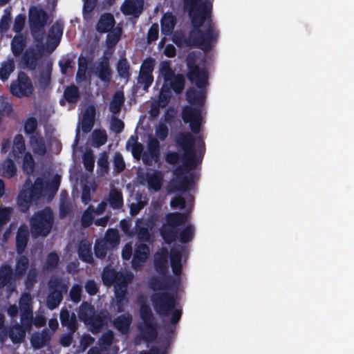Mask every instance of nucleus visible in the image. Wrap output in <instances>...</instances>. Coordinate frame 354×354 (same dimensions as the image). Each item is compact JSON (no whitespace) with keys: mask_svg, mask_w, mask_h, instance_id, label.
Segmentation results:
<instances>
[{"mask_svg":"<svg viewBox=\"0 0 354 354\" xmlns=\"http://www.w3.org/2000/svg\"><path fill=\"white\" fill-rule=\"evenodd\" d=\"M188 76L196 84L187 92L188 104L183 109V119L189 123L194 132H197L202 121V106L205 101L203 86L207 83V73L203 66H201V60L194 55L191 54L187 58Z\"/></svg>","mask_w":354,"mask_h":354,"instance_id":"nucleus-1","label":"nucleus"},{"mask_svg":"<svg viewBox=\"0 0 354 354\" xmlns=\"http://www.w3.org/2000/svg\"><path fill=\"white\" fill-rule=\"evenodd\" d=\"M60 178L58 176L53 177L50 180H44L37 179L31 189V185L26 183L24 190L20 193L18 198V204L21 211L26 212L35 198L41 196L50 198L57 191L59 185Z\"/></svg>","mask_w":354,"mask_h":354,"instance_id":"nucleus-2","label":"nucleus"},{"mask_svg":"<svg viewBox=\"0 0 354 354\" xmlns=\"http://www.w3.org/2000/svg\"><path fill=\"white\" fill-rule=\"evenodd\" d=\"M133 277L130 272L123 273H116L111 268H106L102 274V280L105 285H114L115 299L113 302V306L118 311H122L124 306L127 304V284L129 283Z\"/></svg>","mask_w":354,"mask_h":354,"instance_id":"nucleus-3","label":"nucleus"},{"mask_svg":"<svg viewBox=\"0 0 354 354\" xmlns=\"http://www.w3.org/2000/svg\"><path fill=\"white\" fill-rule=\"evenodd\" d=\"M160 74L165 79V84L160 95V106H165L168 98L170 97L169 92L165 88L170 84L176 93H180L184 87V79L181 75L174 76L169 68V64L163 62L160 66Z\"/></svg>","mask_w":354,"mask_h":354,"instance_id":"nucleus-4","label":"nucleus"},{"mask_svg":"<svg viewBox=\"0 0 354 354\" xmlns=\"http://www.w3.org/2000/svg\"><path fill=\"white\" fill-rule=\"evenodd\" d=\"M30 231L34 237L47 236L53 225V214L50 209L46 208L35 213L30 220Z\"/></svg>","mask_w":354,"mask_h":354,"instance_id":"nucleus-5","label":"nucleus"},{"mask_svg":"<svg viewBox=\"0 0 354 354\" xmlns=\"http://www.w3.org/2000/svg\"><path fill=\"white\" fill-rule=\"evenodd\" d=\"M153 302L155 309L161 315L172 313L171 322H177L181 315L178 309H175L176 301L173 296L167 292L156 294L153 296Z\"/></svg>","mask_w":354,"mask_h":354,"instance_id":"nucleus-6","label":"nucleus"},{"mask_svg":"<svg viewBox=\"0 0 354 354\" xmlns=\"http://www.w3.org/2000/svg\"><path fill=\"white\" fill-rule=\"evenodd\" d=\"M19 311L16 305H9L7 308V313L12 319L20 316V322L24 328L30 326L32 322V302L31 297L28 294L21 295L19 300Z\"/></svg>","mask_w":354,"mask_h":354,"instance_id":"nucleus-7","label":"nucleus"},{"mask_svg":"<svg viewBox=\"0 0 354 354\" xmlns=\"http://www.w3.org/2000/svg\"><path fill=\"white\" fill-rule=\"evenodd\" d=\"M185 8L189 12L194 25L199 26L207 18L211 4L207 0H185Z\"/></svg>","mask_w":354,"mask_h":354,"instance_id":"nucleus-8","label":"nucleus"},{"mask_svg":"<svg viewBox=\"0 0 354 354\" xmlns=\"http://www.w3.org/2000/svg\"><path fill=\"white\" fill-rule=\"evenodd\" d=\"M186 219L187 216L182 214L172 213L167 214L165 223L160 230L163 239L167 243L173 241L176 236V227L184 223Z\"/></svg>","mask_w":354,"mask_h":354,"instance_id":"nucleus-9","label":"nucleus"},{"mask_svg":"<svg viewBox=\"0 0 354 354\" xmlns=\"http://www.w3.org/2000/svg\"><path fill=\"white\" fill-rule=\"evenodd\" d=\"M179 143L185 152L186 167L189 168L194 167L201 161V158L196 155L192 136L182 135L179 138Z\"/></svg>","mask_w":354,"mask_h":354,"instance_id":"nucleus-10","label":"nucleus"},{"mask_svg":"<svg viewBox=\"0 0 354 354\" xmlns=\"http://www.w3.org/2000/svg\"><path fill=\"white\" fill-rule=\"evenodd\" d=\"M79 317L93 332L97 331L104 323L99 316H94L93 307L87 304L82 305Z\"/></svg>","mask_w":354,"mask_h":354,"instance_id":"nucleus-11","label":"nucleus"},{"mask_svg":"<svg viewBox=\"0 0 354 354\" xmlns=\"http://www.w3.org/2000/svg\"><path fill=\"white\" fill-rule=\"evenodd\" d=\"M29 15L32 35L36 39H39V36L42 33V28L46 22V14L41 8L32 7L30 9Z\"/></svg>","mask_w":354,"mask_h":354,"instance_id":"nucleus-12","label":"nucleus"},{"mask_svg":"<svg viewBox=\"0 0 354 354\" xmlns=\"http://www.w3.org/2000/svg\"><path fill=\"white\" fill-rule=\"evenodd\" d=\"M119 243L118 232L114 230H110L107 232L106 237L104 240L97 241L95 247V254L98 257L105 256L106 250L118 245Z\"/></svg>","mask_w":354,"mask_h":354,"instance_id":"nucleus-13","label":"nucleus"},{"mask_svg":"<svg viewBox=\"0 0 354 354\" xmlns=\"http://www.w3.org/2000/svg\"><path fill=\"white\" fill-rule=\"evenodd\" d=\"M215 38L216 35L210 28H208L205 33H201L199 30H194L191 34L188 44L197 45L203 50H207Z\"/></svg>","mask_w":354,"mask_h":354,"instance_id":"nucleus-14","label":"nucleus"},{"mask_svg":"<svg viewBox=\"0 0 354 354\" xmlns=\"http://www.w3.org/2000/svg\"><path fill=\"white\" fill-rule=\"evenodd\" d=\"M12 93L17 97L28 96L33 91L30 80L24 73H19L17 82L10 86Z\"/></svg>","mask_w":354,"mask_h":354,"instance_id":"nucleus-15","label":"nucleus"},{"mask_svg":"<svg viewBox=\"0 0 354 354\" xmlns=\"http://www.w3.org/2000/svg\"><path fill=\"white\" fill-rule=\"evenodd\" d=\"M140 313L144 323L142 330L145 338L149 339L154 337L156 333L151 322V311L149 307L144 304H141Z\"/></svg>","mask_w":354,"mask_h":354,"instance_id":"nucleus-16","label":"nucleus"},{"mask_svg":"<svg viewBox=\"0 0 354 354\" xmlns=\"http://www.w3.org/2000/svg\"><path fill=\"white\" fill-rule=\"evenodd\" d=\"M142 0H125L122 6V11L127 15H139L142 10Z\"/></svg>","mask_w":354,"mask_h":354,"instance_id":"nucleus-17","label":"nucleus"},{"mask_svg":"<svg viewBox=\"0 0 354 354\" xmlns=\"http://www.w3.org/2000/svg\"><path fill=\"white\" fill-rule=\"evenodd\" d=\"M62 35V28L60 24H55L52 26L47 39V48L49 50H53L59 42Z\"/></svg>","mask_w":354,"mask_h":354,"instance_id":"nucleus-18","label":"nucleus"},{"mask_svg":"<svg viewBox=\"0 0 354 354\" xmlns=\"http://www.w3.org/2000/svg\"><path fill=\"white\" fill-rule=\"evenodd\" d=\"M149 252V248L145 244H140L136 249L132 260V266L133 268H138L144 263Z\"/></svg>","mask_w":354,"mask_h":354,"instance_id":"nucleus-19","label":"nucleus"},{"mask_svg":"<svg viewBox=\"0 0 354 354\" xmlns=\"http://www.w3.org/2000/svg\"><path fill=\"white\" fill-rule=\"evenodd\" d=\"M30 145L32 151L37 155H44L46 151V147L43 139L37 133L31 135L30 138Z\"/></svg>","mask_w":354,"mask_h":354,"instance_id":"nucleus-20","label":"nucleus"},{"mask_svg":"<svg viewBox=\"0 0 354 354\" xmlns=\"http://www.w3.org/2000/svg\"><path fill=\"white\" fill-rule=\"evenodd\" d=\"M95 116V109L93 106H89L84 111L81 127L84 131H89L93 127Z\"/></svg>","mask_w":354,"mask_h":354,"instance_id":"nucleus-21","label":"nucleus"},{"mask_svg":"<svg viewBox=\"0 0 354 354\" xmlns=\"http://www.w3.org/2000/svg\"><path fill=\"white\" fill-rule=\"evenodd\" d=\"M11 269L9 266H3L0 269V288H6V291H10L12 288Z\"/></svg>","mask_w":354,"mask_h":354,"instance_id":"nucleus-22","label":"nucleus"},{"mask_svg":"<svg viewBox=\"0 0 354 354\" xmlns=\"http://www.w3.org/2000/svg\"><path fill=\"white\" fill-rule=\"evenodd\" d=\"M114 24L115 21L112 15H104L97 24V30L100 32H108L113 28Z\"/></svg>","mask_w":354,"mask_h":354,"instance_id":"nucleus-23","label":"nucleus"},{"mask_svg":"<svg viewBox=\"0 0 354 354\" xmlns=\"http://www.w3.org/2000/svg\"><path fill=\"white\" fill-rule=\"evenodd\" d=\"M160 24L162 34L169 35L172 32L176 21L172 15L167 13L162 18Z\"/></svg>","mask_w":354,"mask_h":354,"instance_id":"nucleus-24","label":"nucleus"},{"mask_svg":"<svg viewBox=\"0 0 354 354\" xmlns=\"http://www.w3.org/2000/svg\"><path fill=\"white\" fill-rule=\"evenodd\" d=\"M95 73L103 81L107 82L110 79L111 72L109 67L108 60L104 59L97 66Z\"/></svg>","mask_w":354,"mask_h":354,"instance_id":"nucleus-25","label":"nucleus"},{"mask_svg":"<svg viewBox=\"0 0 354 354\" xmlns=\"http://www.w3.org/2000/svg\"><path fill=\"white\" fill-rule=\"evenodd\" d=\"M79 256L82 261L86 263H91L92 261L93 256L91 251V244L86 241H83L80 243Z\"/></svg>","mask_w":354,"mask_h":354,"instance_id":"nucleus-26","label":"nucleus"},{"mask_svg":"<svg viewBox=\"0 0 354 354\" xmlns=\"http://www.w3.org/2000/svg\"><path fill=\"white\" fill-rule=\"evenodd\" d=\"M28 231L26 226H21L17 235V248L19 252H21L26 248Z\"/></svg>","mask_w":354,"mask_h":354,"instance_id":"nucleus-27","label":"nucleus"},{"mask_svg":"<svg viewBox=\"0 0 354 354\" xmlns=\"http://www.w3.org/2000/svg\"><path fill=\"white\" fill-rule=\"evenodd\" d=\"M127 149L131 151L133 157L136 159H139L142 152V146L140 143L138 142L136 139L133 137H131L126 145Z\"/></svg>","mask_w":354,"mask_h":354,"instance_id":"nucleus-28","label":"nucleus"},{"mask_svg":"<svg viewBox=\"0 0 354 354\" xmlns=\"http://www.w3.org/2000/svg\"><path fill=\"white\" fill-rule=\"evenodd\" d=\"M181 252L179 250H173L171 253V266L173 272L178 275L181 270Z\"/></svg>","mask_w":354,"mask_h":354,"instance_id":"nucleus-29","label":"nucleus"},{"mask_svg":"<svg viewBox=\"0 0 354 354\" xmlns=\"http://www.w3.org/2000/svg\"><path fill=\"white\" fill-rule=\"evenodd\" d=\"M60 318L63 325L67 326L71 330L75 328L76 318L74 314L71 315L68 310H62L60 313Z\"/></svg>","mask_w":354,"mask_h":354,"instance_id":"nucleus-30","label":"nucleus"},{"mask_svg":"<svg viewBox=\"0 0 354 354\" xmlns=\"http://www.w3.org/2000/svg\"><path fill=\"white\" fill-rule=\"evenodd\" d=\"M131 323V318L129 315H123L118 317L114 322L116 328L122 333H125Z\"/></svg>","mask_w":354,"mask_h":354,"instance_id":"nucleus-31","label":"nucleus"},{"mask_svg":"<svg viewBox=\"0 0 354 354\" xmlns=\"http://www.w3.org/2000/svg\"><path fill=\"white\" fill-rule=\"evenodd\" d=\"M162 176L160 173L153 172L147 175L148 183L150 189L158 190L161 185Z\"/></svg>","mask_w":354,"mask_h":354,"instance_id":"nucleus-32","label":"nucleus"},{"mask_svg":"<svg viewBox=\"0 0 354 354\" xmlns=\"http://www.w3.org/2000/svg\"><path fill=\"white\" fill-rule=\"evenodd\" d=\"M14 69L15 66L12 62L8 61L3 64L0 68V79L2 81L7 80Z\"/></svg>","mask_w":354,"mask_h":354,"instance_id":"nucleus-33","label":"nucleus"},{"mask_svg":"<svg viewBox=\"0 0 354 354\" xmlns=\"http://www.w3.org/2000/svg\"><path fill=\"white\" fill-rule=\"evenodd\" d=\"M124 102V95L122 92H117L111 102L110 109L113 113H118L120 110Z\"/></svg>","mask_w":354,"mask_h":354,"instance_id":"nucleus-34","label":"nucleus"},{"mask_svg":"<svg viewBox=\"0 0 354 354\" xmlns=\"http://www.w3.org/2000/svg\"><path fill=\"white\" fill-rule=\"evenodd\" d=\"M137 228L138 230V236L139 239L144 241H148L150 237L148 225L143 221H138L137 223Z\"/></svg>","mask_w":354,"mask_h":354,"instance_id":"nucleus-35","label":"nucleus"},{"mask_svg":"<svg viewBox=\"0 0 354 354\" xmlns=\"http://www.w3.org/2000/svg\"><path fill=\"white\" fill-rule=\"evenodd\" d=\"M62 296L59 290H56L50 294L47 300V304L49 308L53 309L56 308L60 303Z\"/></svg>","mask_w":354,"mask_h":354,"instance_id":"nucleus-36","label":"nucleus"},{"mask_svg":"<svg viewBox=\"0 0 354 354\" xmlns=\"http://www.w3.org/2000/svg\"><path fill=\"white\" fill-rule=\"evenodd\" d=\"M24 329L22 328V326L17 325L13 327L10 332V338L13 342H19L24 337Z\"/></svg>","mask_w":354,"mask_h":354,"instance_id":"nucleus-37","label":"nucleus"},{"mask_svg":"<svg viewBox=\"0 0 354 354\" xmlns=\"http://www.w3.org/2000/svg\"><path fill=\"white\" fill-rule=\"evenodd\" d=\"M109 203L113 208H119L122 205V198L120 192L111 190L109 196Z\"/></svg>","mask_w":354,"mask_h":354,"instance_id":"nucleus-38","label":"nucleus"},{"mask_svg":"<svg viewBox=\"0 0 354 354\" xmlns=\"http://www.w3.org/2000/svg\"><path fill=\"white\" fill-rule=\"evenodd\" d=\"M155 264L157 270L161 272L162 268H166L167 263V252L162 250L160 253H158L155 257Z\"/></svg>","mask_w":354,"mask_h":354,"instance_id":"nucleus-39","label":"nucleus"},{"mask_svg":"<svg viewBox=\"0 0 354 354\" xmlns=\"http://www.w3.org/2000/svg\"><path fill=\"white\" fill-rule=\"evenodd\" d=\"M147 148L151 160H156L158 153V142L153 138H149Z\"/></svg>","mask_w":354,"mask_h":354,"instance_id":"nucleus-40","label":"nucleus"},{"mask_svg":"<svg viewBox=\"0 0 354 354\" xmlns=\"http://www.w3.org/2000/svg\"><path fill=\"white\" fill-rule=\"evenodd\" d=\"M170 205L172 208L183 209L187 208L189 209V202L186 203L185 198L182 196H175L171 200Z\"/></svg>","mask_w":354,"mask_h":354,"instance_id":"nucleus-41","label":"nucleus"},{"mask_svg":"<svg viewBox=\"0 0 354 354\" xmlns=\"http://www.w3.org/2000/svg\"><path fill=\"white\" fill-rule=\"evenodd\" d=\"M153 81L151 73L141 71L140 73L138 82L143 84V88L147 90Z\"/></svg>","mask_w":354,"mask_h":354,"instance_id":"nucleus-42","label":"nucleus"},{"mask_svg":"<svg viewBox=\"0 0 354 354\" xmlns=\"http://www.w3.org/2000/svg\"><path fill=\"white\" fill-rule=\"evenodd\" d=\"M24 149L25 145L22 136H17L14 140L13 153L17 156V153H21Z\"/></svg>","mask_w":354,"mask_h":354,"instance_id":"nucleus-43","label":"nucleus"},{"mask_svg":"<svg viewBox=\"0 0 354 354\" xmlns=\"http://www.w3.org/2000/svg\"><path fill=\"white\" fill-rule=\"evenodd\" d=\"M93 145L96 147L104 145L106 141V136L104 131H95L93 133Z\"/></svg>","mask_w":354,"mask_h":354,"instance_id":"nucleus-44","label":"nucleus"},{"mask_svg":"<svg viewBox=\"0 0 354 354\" xmlns=\"http://www.w3.org/2000/svg\"><path fill=\"white\" fill-rule=\"evenodd\" d=\"M24 42V39L22 36H17L13 39L11 46L14 54L17 55L21 51Z\"/></svg>","mask_w":354,"mask_h":354,"instance_id":"nucleus-45","label":"nucleus"},{"mask_svg":"<svg viewBox=\"0 0 354 354\" xmlns=\"http://www.w3.org/2000/svg\"><path fill=\"white\" fill-rule=\"evenodd\" d=\"M150 286L154 290H165L169 287L167 281L164 279H153L150 282Z\"/></svg>","mask_w":354,"mask_h":354,"instance_id":"nucleus-46","label":"nucleus"},{"mask_svg":"<svg viewBox=\"0 0 354 354\" xmlns=\"http://www.w3.org/2000/svg\"><path fill=\"white\" fill-rule=\"evenodd\" d=\"M118 71L122 77H127L129 75V66L127 62L124 59H121L118 64Z\"/></svg>","mask_w":354,"mask_h":354,"instance_id":"nucleus-47","label":"nucleus"},{"mask_svg":"<svg viewBox=\"0 0 354 354\" xmlns=\"http://www.w3.org/2000/svg\"><path fill=\"white\" fill-rule=\"evenodd\" d=\"M65 97L69 102H74L78 97V91L75 86H71L66 89L64 93Z\"/></svg>","mask_w":354,"mask_h":354,"instance_id":"nucleus-48","label":"nucleus"},{"mask_svg":"<svg viewBox=\"0 0 354 354\" xmlns=\"http://www.w3.org/2000/svg\"><path fill=\"white\" fill-rule=\"evenodd\" d=\"M86 75V59L83 57L79 59V70L77 73V80L78 82L82 81Z\"/></svg>","mask_w":354,"mask_h":354,"instance_id":"nucleus-49","label":"nucleus"},{"mask_svg":"<svg viewBox=\"0 0 354 354\" xmlns=\"http://www.w3.org/2000/svg\"><path fill=\"white\" fill-rule=\"evenodd\" d=\"M34 162L32 156L30 154H26L24 158L23 168L27 173L32 171Z\"/></svg>","mask_w":354,"mask_h":354,"instance_id":"nucleus-50","label":"nucleus"},{"mask_svg":"<svg viewBox=\"0 0 354 354\" xmlns=\"http://www.w3.org/2000/svg\"><path fill=\"white\" fill-rule=\"evenodd\" d=\"M3 169L5 175L8 177H11L15 172V167L11 160H7L4 162Z\"/></svg>","mask_w":354,"mask_h":354,"instance_id":"nucleus-51","label":"nucleus"},{"mask_svg":"<svg viewBox=\"0 0 354 354\" xmlns=\"http://www.w3.org/2000/svg\"><path fill=\"white\" fill-rule=\"evenodd\" d=\"M84 164L86 169L91 171L94 167V159L90 151H87L84 155Z\"/></svg>","mask_w":354,"mask_h":354,"instance_id":"nucleus-52","label":"nucleus"},{"mask_svg":"<svg viewBox=\"0 0 354 354\" xmlns=\"http://www.w3.org/2000/svg\"><path fill=\"white\" fill-rule=\"evenodd\" d=\"M37 127V121L33 118L28 119L25 124V131L27 133L35 134V131Z\"/></svg>","mask_w":354,"mask_h":354,"instance_id":"nucleus-53","label":"nucleus"},{"mask_svg":"<svg viewBox=\"0 0 354 354\" xmlns=\"http://www.w3.org/2000/svg\"><path fill=\"white\" fill-rule=\"evenodd\" d=\"M123 127L124 124L121 120L116 118H113L111 120V128L113 131L116 133H120L123 129Z\"/></svg>","mask_w":354,"mask_h":354,"instance_id":"nucleus-54","label":"nucleus"},{"mask_svg":"<svg viewBox=\"0 0 354 354\" xmlns=\"http://www.w3.org/2000/svg\"><path fill=\"white\" fill-rule=\"evenodd\" d=\"M81 288L79 286H74L70 293L71 299L75 302H78L80 300Z\"/></svg>","mask_w":354,"mask_h":354,"instance_id":"nucleus-55","label":"nucleus"},{"mask_svg":"<svg viewBox=\"0 0 354 354\" xmlns=\"http://www.w3.org/2000/svg\"><path fill=\"white\" fill-rule=\"evenodd\" d=\"M154 66V60L152 59H146L141 66V71L151 73Z\"/></svg>","mask_w":354,"mask_h":354,"instance_id":"nucleus-56","label":"nucleus"},{"mask_svg":"<svg viewBox=\"0 0 354 354\" xmlns=\"http://www.w3.org/2000/svg\"><path fill=\"white\" fill-rule=\"evenodd\" d=\"M25 22V17L23 15H18L15 21L14 30L16 32H19L24 27Z\"/></svg>","mask_w":354,"mask_h":354,"instance_id":"nucleus-57","label":"nucleus"},{"mask_svg":"<svg viewBox=\"0 0 354 354\" xmlns=\"http://www.w3.org/2000/svg\"><path fill=\"white\" fill-rule=\"evenodd\" d=\"M93 212L91 210V208L89 207L88 209H87L82 216V223L84 225L86 226L88 225L93 219Z\"/></svg>","mask_w":354,"mask_h":354,"instance_id":"nucleus-58","label":"nucleus"},{"mask_svg":"<svg viewBox=\"0 0 354 354\" xmlns=\"http://www.w3.org/2000/svg\"><path fill=\"white\" fill-rule=\"evenodd\" d=\"M97 165L101 167L102 175H104L106 172L108 162L107 157L106 155H102L98 160Z\"/></svg>","mask_w":354,"mask_h":354,"instance_id":"nucleus-59","label":"nucleus"},{"mask_svg":"<svg viewBox=\"0 0 354 354\" xmlns=\"http://www.w3.org/2000/svg\"><path fill=\"white\" fill-rule=\"evenodd\" d=\"M158 26L157 24L153 25L149 30L148 40L149 41H154L158 38Z\"/></svg>","mask_w":354,"mask_h":354,"instance_id":"nucleus-60","label":"nucleus"},{"mask_svg":"<svg viewBox=\"0 0 354 354\" xmlns=\"http://www.w3.org/2000/svg\"><path fill=\"white\" fill-rule=\"evenodd\" d=\"M114 165L118 171H121L124 168V162L121 155L115 154L114 158Z\"/></svg>","mask_w":354,"mask_h":354,"instance_id":"nucleus-61","label":"nucleus"},{"mask_svg":"<svg viewBox=\"0 0 354 354\" xmlns=\"http://www.w3.org/2000/svg\"><path fill=\"white\" fill-rule=\"evenodd\" d=\"M167 127L164 124H160L157 127L156 134L158 138L162 140L167 137Z\"/></svg>","mask_w":354,"mask_h":354,"instance_id":"nucleus-62","label":"nucleus"},{"mask_svg":"<svg viewBox=\"0 0 354 354\" xmlns=\"http://www.w3.org/2000/svg\"><path fill=\"white\" fill-rule=\"evenodd\" d=\"M27 263L28 261L26 257H21L18 261L16 271L19 274H22V272L26 270Z\"/></svg>","mask_w":354,"mask_h":354,"instance_id":"nucleus-63","label":"nucleus"},{"mask_svg":"<svg viewBox=\"0 0 354 354\" xmlns=\"http://www.w3.org/2000/svg\"><path fill=\"white\" fill-rule=\"evenodd\" d=\"M192 236V230L190 227H187L184 232H183L180 234V241L183 243H186L189 241Z\"/></svg>","mask_w":354,"mask_h":354,"instance_id":"nucleus-64","label":"nucleus"}]
</instances>
